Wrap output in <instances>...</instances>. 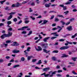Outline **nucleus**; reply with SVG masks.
<instances>
[{
	"instance_id": "obj_1",
	"label": "nucleus",
	"mask_w": 77,
	"mask_h": 77,
	"mask_svg": "<svg viewBox=\"0 0 77 77\" xmlns=\"http://www.w3.org/2000/svg\"><path fill=\"white\" fill-rule=\"evenodd\" d=\"M12 30V28H9V29L8 30V34H4L1 36V38L3 39H4V38H5L9 37V36H12V33L10 32H11V31Z\"/></svg>"
},
{
	"instance_id": "obj_2",
	"label": "nucleus",
	"mask_w": 77,
	"mask_h": 77,
	"mask_svg": "<svg viewBox=\"0 0 77 77\" xmlns=\"http://www.w3.org/2000/svg\"><path fill=\"white\" fill-rule=\"evenodd\" d=\"M57 72V71H55L54 72H52V71H51L50 72H49V77H52L53 76V74H55Z\"/></svg>"
},
{
	"instance_id": "obj_3",
	"label": "nucleus",
	"mask_w": 77,
	"mask_h": 77,
	"mask_svg": "<svg viewBox=\"0 0 77 77\" xmlns=\"http://www.w3.org/2000/svg\"><path fill=\"white\" fill-rule=\"evenodd\" d=\"M15 14V12H12L10 14H11V15L8 17V18L7 19L8 20H11L12 18V15H14Z\"/></svg>"
},
{
	"instance_id": "obj_4",
	"label": "nucleus",
	"mask_w": 77,
	"mask_h": 77,
	"mask_svg": "<svg viewBox=\"0 0 77 77\" xmlns=\"http://www.w3.org/2000/svg\"><path fill=\"white\" fill-rule=\"evenodd\" d=\"M11 46H18L19 45V44L16 42H14L13 44H11Z\"/></svg>"
},
{
	"instance_id": "obj_5",
	"label": "nucleus",
	"mask_w": 77,
	"mask_h": 77,
	"mask_svg": "<svg viewBox=\"0 0 77 77\" xmlns=\"http://www.w3.org/2000/svg\"><path fill=\"white\" fill-rule=\"evenodd\" d=\"M68 48H69V47L68 46L62 47L60 48V50H65Z\"/></svg>"
},
{
	"instance_id": "obj_6",
	"label": "nucleus",
	"mask_w": 77,
	"mask_h": 77,
	"mask_svg": "<svg viewBox=\"0 0 77 77\" xmlns=\"http://www.w3.org/2000/svg\"><path fill=\"white\" fill-rule=\"evenodd\" d=\"M35 49L37 51H41L42 50V48L40 46H38V48H36V47H35Z\"/></svg>"
},
{
	"instance_id": "obj_7",
	"label": "nucleus",
	"mask_w": 77,
	"mask_h": 77,
	"mask_svg": "<svg viewBox=\"0 0 77 77\" xmlns=\"http://www.w3.org/2000/svg\"><path fill=\"white\" fill-rule=\"evenodd\" d=\"M16 4V7L17 8L18 7H19L20 6H21L22 5V4L18 2H17Z\"/></svg>"
},
{
	"instance_id": "obj_8",
	"label": "nucleus",
	"mask_w": 77,
	"mask_h": 77,
	"mask_svg": "<svg viewBox=\"0 0 77 77\" xmlns=\"http://www.w3.org/2000/svg\"><path fill=\"white\" fill-rule=\"evenodd\" d=\"M42 47H44L45 48H47L48 47V44L46 43L45 44L42 45Z\"/></svg>"
},
{
	"instance_id": "obj_9",
	"label": "nucleus",
	"mask_w": 77,
	"mask_h": 77,
	"mask_svg": "<svg viewBox=\"0 0 77 77\" xmlns=\"http://www.w3.org/2000/svg\"><path fill=\"white\" fill-rule=\"evenodd\" d=\"M45 73H43L41 74V75H44V77H49V74H45Z\"/></svg>"
},
{
	"instance_id": "obj_10",
	"label": "nucleus",
	"mask_w": 77,
	"mask_h": 77,
	"mask_svg": "<svg viewBox=\"0 0 77 77\" xmlns=\"http://www.w3.org/2000/svg\"><path fill=\"white\" fill-rule=\"evenodd\" d=\"M67 29L69 31H71V30H72V26H70L67 27Z\"/></svg>"
},
{
	"instance_id": "obj_11",
	"label": "nucleus",
	"mask_w": 77,
	"mask_h": 77,
	"mask_svg": "<svg viewBox=\"0 0 77 77\" xmlns=\"http://www.w3.org/2000/svg\"><path fill=\"white\" fill-rule=\"evenodd\" d=\"M13 53H14L15 54H16V53H19L20 52V51L19 50H14L12 51Z\"/></svg>"
},
{
	"instance_id": "obj_12",
	"label": "nucleus",
	"mask_w": 77,
	"mask_h": 77,
	"mask_svg": "<svg viewBox=\"0 0 77 77\" xmlns=\"http://www.w3.org/2000/svg\"><path fill=\"white\" fill-rule=\"evenodd\" d=\"M48 22V21L47 20H45L43 21V23L41 24L42 25H43L44 24H45L47 23Z\"/></svg>"
},
{
	"instance_id": "obj_13",
	"label": "nucleus",
	"mask_w": 77,
	"mask_h": 77,
	"mask_svg": "<svg viewBox=\"0 0 77 77\" xmlns=\"http://www.w3.org/2000/svg\"><path fill=\"white\" fill-rule=\"evenodd\" d=\"M50 38V37H46V38H45L43 39V41L44 42H47V40L48 39Z\"/></svg>"
},
{
	"instance_id": "obj_14",
	"label": "nucleus",
	"mask_w": 77,
	"mask_h": 77,
	"mask_svg": "<svg viewBox=\"0 0 77 77\" xmlns=\"http://www.w3.org/2000/svg\"><path fill=\"white\" fill-rule=\"evenodd\" d=\"M50 68H45L43 69V71H47L48 70H49Z\"/></svg>"
},
{
	"instance_id": "obj_15",
	"label": "nucleus",
	"mask_w": 77,
	"mask_h": 77,
	"mask_svg": "<svg viewBox=\"0 0 77 77\" xmlns=\"http://www.w3.org/2000/svg\"><path fill=\"white\" fill-rule=\"evenodd\" d=\"M43 51L44 52H45L46 53H50V50L47 51L46 49H43Z\"/></svg>"
},
{
	"instance_id": "obj_16",
	"label": "nucleus",
	"mask_w": 77,
	"mask_h": 77,
	"mask_svg": "<svg viewBox=\"0 0 77 77\" xmlns=\"http://www.w3.org/2000/svg\"><path fill=\"white\" fill-rule=\"evenodd\" d=\"M52 35H54V36H59V35L57 34V32L52 33Z\"/></svg>"
},
{
	"instance_id": "obj_17",
	"label": "nucleus",
	"mask_w": 77,
	"mask_h": 77,
	"mask_svg": "<svg viewBox=\"0 0 77 77\" xmlns=\"http://www.w3.org/2000/svg\"><path fill=\"white\" fill-rule=\"evenodd\" d=\"M20 66V65L17 64L16 65H14L13 66V68H17L18 67H19Z\"/></svg>"
},
{
	"instance_id": "obj_18",
	"label": "nucleus",
	"mask_w": 77,
	"mask_h": 77,
	"mask_svg": "<svg viewBox=\"0 0 77 77\" xmlns=\"http://www.w3.org/2000/svg\"><path fill=\"white\" fill-rule=\"evenodd\" d=\"M32 31H30L29 32V33L27 34V35L29 36L30 35H32Z\"/></svg>"
},
{
	"instance_id": "obj_19",
	"label": "nucleus",
	"mask_w": 77,
	"mask_h": 77,
	"mask_svg": "<svg viewBox=\"0 0 77 77\" xmlns=\"http://www.w3.org/2000/svg\"><path fill=\"white\" fill-rule=\"evenodd\" d=\"M28 27H28V26L23 27H22V30H24V29H25L28 28Z\"/></svg>"
},
{
	"instance_id": "obj_20",
	"label": "nucleus",
	"mask_w": 77,
	"mask_h": 77,
	"mask_svg": "<svg viewBox=\"0 0 77 77\" xmlns=\"http://www.w3.org/2000/svg\"><path fill=\"white\" fill-rule=\"evenodd\" d=\"M21 61H24L25 60V58L24 57H22L20 59Z\"/></svg>"
},
{
	"instance_id": "obj_21",
	"label": "nucleus",
	"mask_w": 77,
	"mask_h": 77,
	"mask_svg": "<svg viewBox=\"0 0 77 77\" xmlns=\"http://www.w3.org/2000/svg\"><path fill=\"white\" fill-rule=\"evenodd\" d=\"M68 55H66L65 54H63V56L61 57H68Z\"/></svg>"
},
{
	"instance_id": "obj_22",
	"label": "nucleus",
	"mask_w": 77,
	"mask_h": 77,
	"mask_svg": "<svg viewBox=\"0 0 77 77\" xmlns=\"http://www.w3.org/2000/svg\"><path fill=\"white\" fill-rule=\"evenodd\" d=\"M21 34H23L25 35V34H26L27 33V32L26 31H24L21 32Z\"/></svg>"
},
{
	"instance_id": "obj_23",
	"label": "nucleus",
	"mask_w": 77,
	"mask_h": 77,
	"mask_svg": "<svg viewBox=\"0 0 77 77\" xmlns=\"http://www.w3.org/2000/svg\"><path fill=\"white\" fill-rule=\"evenodd\" d=\"M42 63V62L41 61V60H40L38 61V62L36 63L37 65H39V64H41Z\"/></svg>"
},
{
	"instance_id": "obj_24",
	"label": "nucleus",
	"mask_w": 77,
	"mask_h": 77,
	"mask_svg": "<svg viewBox=\"0 0 77 77\" xmlns=\"http://www.w3.org/2000/svg\"><path fill=\"white\" fill-rule=\"evenodd\" d=\"M6 2V0L2 1H0V3H1V5H2V4H3V3H4V2Z\"/></svg>"
},
{
	"instance_id": "obj_25",
	"label": "nucleus",
	"mask_w": 77,
	"mask_h": 77,
	"mask_svg": "<svg viewBox=\"0 0 77 77\" xmlns=\"http://www.w3.org/2000/svg\"><path fill=\"white\" fill-rule=\"evenodd\" d=\"M58 29H60L58 31V32H59L62 30V28H61V27L58 26Z\"/></svg>"
},
{
	"instance_id": "obj_26",
	"label": "nucleus",
	"mask_w": 77,
	"mask_h": 77,
	"mask_svg": "<svg viewBox=\"0 0 77 77\" xmlns=\"http://www.w3.org/2000/svg\"><path fill=\"white\" fill-rule=\"evenodd\" d=\"M45 6L46 8H49V7H50V5L48 4H46L45 5Z\"/></svg>"
},
{
	"instance_id": "obj_27",
	"label": "nucleus",
	"mask_w": 77,
	"mask_h": 77,
	"mask_svg": "<svg viewBox=\"0 0 77 77\" xmlns=\"http://www.w3.org/2000/svg\"><path fill=\"white\" fill-rule=\"evenodd\" d=\"M31 57H32V56H28L27 57V60H30V59H31Z\"/></svg>"
},
{
	"instance_id": "obj_28",
	"label": "nucleus",
	"mask_w": 77,
	"mask_h": 77,
	"mask_svg": "<svg viewBox=\"0 0 77 77\" xmlns=\"http://www.w3.org/2000/svg\"><path fill=\"white\" fill-rule=\"evenodd\" d=\"M59 52V51L57 50L54 51H52V53H57Z\"/></svg>"
},
{
	"instance_id": "obj_29",
	"label": "nucleus",
	"mask_w": 77,
	"mask_h": 77,
	"mask_svg": "<svg viewBox=\"0 0 77 77\" xmlns=\"http://www.w3.org/2000/svg\"><path fill=\"white\" fill-rule=\"evenodd\" d=\"M60 23H62V24L63 25H64V24H65V23L63 21L61 20L60 21Z\"/></svg>"
},
{
	"instance_id": "obj_30",
	"label": "nucleus",
	"mask_w": 77,
	"mask_h": 77,
	"mask_svg": "<svg viewBox=\"0 0 77 77\" xmlns=\"http://www.w3.org/2000/svg\"><path fill=\"white\" fill-rule=\"evenodd\" d=\"M71 2H66L65 3V5H69V4H71Z\"/></svg>"
},
{
	"instance_id": "obj_31",
	"label": "nucleus",
	"mask_w": 77,
	"mask_h": 77,
	"mask_svg": "<svg viewBox=\"0 0 77 77\" xmlns=\"http://www.w3.org/2000/svg\"><path fill=\"white\" fill-rule=\"evenodd\" d=\"M7 23L8 25H9V24H11L12 23V22L11 21H8Z\"/></svg>"
},
{
	"instance_id": "obj_32",
	"label": "nucleus",
	"mask_w": 77,
	"mask_h": 77,
	"mask_svg": "<svg viewBox=\"0 0 77 77\" xmlns=\"http://www.w3.org/2000/svg\"><path fill=\"white\" fill-rule=\"evenodd\" d=\"M31 49V48L30 47H28L27 48V49L26 50V51H30V49Z\"/></svg>"
},
{
	"instance_id": "obj_33",
	"label": "nucleus",
	"mask_w": 77,
	"mask_h": 77,
	"mask_svg": "<svg viewBox=\"0 0 77 77\" xmlns=\"http://www.w3.org/2000/svg\"><path fill=\"white\" fill-rule=\"evenodd\" d=\"M36 60H37L36 59H33L32 60V62H35Z\"/></svg>"
},
{
	"instance_id": "obj_34",
	"label": "nucleus",
	"mask_w": 77,
	"mask_h": 77,
	"mask_svg": "<svg viewBox=\"0 0 77 77\" xmlns=\"http://www.w3.org/2000/svg\"><path fill=\"white\" fill-rule=\"evenodd\" d=\"M59 41L60 42H63L65 41V39H63V38H61L59 40Z\"/></svg>"
},
{
	"instance_id": "obj_35",
	"label": "nucleus",
	"mask_w": 77,
	"mask_h": 77,
	"mask_svg": "<svg viewBox=\"0 0 77 77\" xmlns=\"http://www.w3.org/2000/svg\"><path fill=\"white\" fill-rule=\"evenodd\" d=\"M11 7L12 8H15V7H16V4H13L11 5Z\"/></svg>"
},
{
	"instance_id": "obj_36",
	"label": "nucleus",
	"mask_w": 77,
	"mask_h": 77,
	"mask_svg": "<svg viewBox=\"0 0 77 77\" xmlns=\"http://www.w3.org/2000/svg\"><path fill=\"white\" fill-rule=\"evenodd\" d=\"M11 42V40H7L6 41V43H10Z\"/></svg>"
},
{
	"instance_id": "obj_37",
	"label": "nucleus",
	"mask_w": 77,
	"mask_h": 77,
	"mask_svg": "<svg viewBox=\"0 0 77 77\" xmlns=\"http://www.w3.org/2000/svg\"><path fill=\"white\" fill-rule=\"evenodd\" d=\"M72 72V74H75V75H77V73H76V72H75L74 71H73Z\"/></svg>"
},
{
	"instance_id": "obj_38",
	"label": "nucleus",
	"mask_w": 77,
	"mask_h": 77,
	"mask_svg": "<svg viewBox=\"0 0 77 77\" xmlns=\"http://www.w3.org/2000/svg\"><path fill=\"white\" fill-rule=\"evenodd\" d=\"M55 21H59V20L57 18H55Z\"/></svg>"
},
{
	"instance_id": "obj_39",
	"label": "nucleus",
	"mask_w": 77,
	"mask_h": 77,
	"mask_svg": "<svg viewBox=\"0 0 77 77\" xmlns=\"http://www.w3.org/2000/svg\"><path fill=\"white\" fill-rule=\"evenodd\" d=\"M31 18L32 20H35V18L33 17L32 16L30 17Z\"/></svg>"
},
{
	"instance_id": "obj_40",
	"label": "nucleus",
	"mask_w": 77,
	"mask_h": 77,
	"mask_svg": "<svg viewBox=\"0 0 77 77\" xmlns=\"http://www.w3.org/2000/svg\"><path fill=\"white\" fill-rule=\"evenodd\" d=\"M69 11H67L64 12V14H65V15H66L68 13H69Z\"/></svg>"
},
{
	"instance_id": "obj_41",
	"label": "nucleus",
	"mask_w": 77,
	"mask_h": 77,
	"mask_svg": "<svg viewBox=\"0 0 77 77\" xmlns=\"http://www.w3.org/2000/svg\"><path fill=\"white\" fill-rule=\"evenodd\" d=\"M31 6H35V3L34 2H32V3L31 4Z\"/></svg>"
},
{
	"instance_id": "obj_42",
	"label": "nucleus",
	"mask_w": 77,
	"mask_h": 77,
	"mask_svg": "<svg viewBox=\"0 0 77 77\" xmlns=\"http://www.w3.org/2000/svg\"><path fill=\"white\" fill-rule=\"evenodd\" d=\"M3 45H5V47H7V46H8V43L7 44H5V43H3Z\"/></svg>"
},
{
	"instance_id": "obj_43",
	"label": "nucleus",
	"mask_w": 77,
	"mask_h": 77,
	"mask_svg": "<svg viewBox=\"0 0 77 77\" xmlns=\"http://www.w3.org/2000/svg\"><path fill=\"white\" fill-rule=\"evenodd\" d=\"M57 17H61L62 18H63V16L62 15H58Z\"/></svg>"
},
{
	"instance_id": "obj_44",
	"label": "nucleus",
	"mask_w": 77,
	"mask_h": 77,
	"mask_svg": "<svg viewBox=\"0 0 77 77\" xmlns=\"http://www.w3.org/2000/svg\"><path fill=\"white\" fill-rule=\"evenodd\" d=\"M57 37L55 36L52 37L51 38V39H55V38H56Z\"/></svg>"
},
{
	"instance_id": "obj_45",
	"label": "nucleus",
	"mask_w": 77,
	"mask_h": 77,
	"mask_svg": "<svg viewBox=\"0 0 77 77\" xmlns=\"http://www.w3.org/2000/svg\"><path fill=\"white\" fill-rule=\"evenodd\" d=\"M76 59H77V57L72 58V60H74V61H75Z\"/></svg>"
},
{
	"instance_id": "obj_46",
	"label": "nucleus",
	"mask_w": 77,
	"mask_h": 77,
	"mask_svg": "<svg viewBox=\"0 0 77 77\" xmlns=\"http://www.w3.org/2000/svg\"><path fill=\"white\" fill-rule=\"evenodd\" d=\"M29 12H33V10L32 9V8H29Z\"/></svg>"
},
{
	"instance_id": "obj_47",
	"label": "nucleus",
	"mask_w": 77,
	"mask_h": 77,
	"mask_svg": "<svg viewBox=\"0 0 77 77\" xmlns=\"http://www.w3.org/2000/svg\"><path fill=\"white\" fill-rule=\"evenodd\" d=\"M4 62V60H3V59H0V63H2V62Z\"/></svg>"
},
{
	"instance_id": "obj_48",
	"label": "nucleus",
	"mask_w": 77,
	"mask_h": 77,
	"mask_svg": "<svg viewBox=\"0 0 77 77\" xmlns=\"http://www.w3.org/2000/svg\"><path fill=\"white\" fill-rule=\"evenodd\" d=\"M13 21H14V22H16V21H17V19L16 18H14Z\"/></svg>"
},
{
	"instance_id": "obj_49",
	"label": "nucleus",
	"mask_w": 77,
	"mask_h": 77,
	"mask_svg": "<svg viewBox=\"0 0 77 77\" xmlns=\"http://www.w3.org/2000/svg\"><path fill=\"white\" fill-rule=\"evenodd\" d=\"M38 36L40 38V39H41L42 38V37H41V35H39Z\"/></svg>"
},
{
	"instance_id": "obj_50",
	"label": "nucleus",
	"mask_w": 77,
	"mask_h": 77,
	"mask_svg": "<svg viewBox=\"0 0 77 77\" xmlns=\"http://www.w3.org/2000/svg\"><path fill=\"white\" fill-rule=\"evenodd\" d=\"M60 66L59 65L57 66L56 67V68H57V69H59V68H60Z\"/></svg>"
},
{
	"instance_id": "obj_51",
	"label": "nucleus",
	"mask_w": 77,
	"mask_h": 77,
	"mask_svg": "<svg viewBox=\"0 0 77 77\" xmlns=\"http://www.w3.org/2000/svg\"><path fill=\"white\" fill-rule=\"evenodd\" d=\"M60 6V7H62V8H63V7H64V5L63 4L62 5H59Z\"/></svg>"
},
{
	"instance_id": "obj_52",
	"label": "nucleus",
	"mask_w": 77,
	"mask_h": 77,
	"mask_svg": "<svg viewBox=\"0 0 77 77\" xmlns=\"http://www.w3.org/2000/svg\"><path fill=\"white\" fill-rule=\"evenodd\" d=\"M74 20V18H72L70 20V21H72Z\"/></svg>"
},
{
	"instance_id": "obj_53",
	"label": "nucleus",
	"mask_w": 77,
	"mask_h": 77,
	"mask_svg": "<svg viewBox=\"0 0 77 77\" xmlns=\"http://www.w3.org/2000/svg\"><path fill=\"white\" fill-rule=\"evenodd\" d=\"M70 22H69L66 24V26H67L68 25V24H70Z\"/></svg>"
},
{
	"instance_id": "obj_54",
	"label": "nucleus",
	"mask_w": 77,
	"mask_h": 77,
	"mask_svg": "<svg viewBox=\"0 0 77 77\" xmlns=\"http://www.w3.org/2000/svg\"><path fill=\"white\" fill-rule=\"evenodd\" d=\"M63 10H66V7L64 6L63 7Z\"/></svg>"
},
{
	"instance_id": "obj_55",
	"label": "nucleus",
	"mask_w": 77,
	"mask_h": 77,
	"mask_svg": "<svg viewBox=\"0 0 77 77\" xmlns=\"http://www.w3.org/2000/svg\"><path fill=\"white\" fill-rule=\"evenodd\" d=\"M2 26H4V24L3 23H0V27H1Z\"/></svg>"
},
{
	"instance_id": "obj_56",
	"label": "nucleus",
	"mask_w": 77,
	"mask_h": 77,
	"mask_svg": "<svg viewBox=\"0 0 77 77\" xmlns=\"http://www.w3.org/2000/svg\"><path fill=\"white\" fill-rule=\"evenodd\" d=\"M52 59L53 60H56V58H55V57H53L52 58Z\"/></svg>"
},
{
	"instance_id": "obj_57",
	"label": "nucleus",
	"mask_w": 77,
	"mask_h": 77,
	"mask_svg": "<svg viewBox=\"0 0 77 77\" xmlns=\"http://www.w3.org/2000/svg\"><path fill=\"white\" fill-rule=\"evenodd\" d=\"M43 21V20H40V21H39L38 22V24H41V23H42V22Z\"/></svg>"
},
{
	"instance_id": "obj_58",
	"label": "nucleus",
	"mask_w": 77,
	"mask_h": 77,
	"mask_svg": "<svg viewBox=\"0 0 77 77\" xmlns=\"http://www.w3.org/2000/svg\"><path fill=\"white\" fill-rule=\"evenodd\" d=\"M35 69H41L40 68H39V67H38V66H36L35 67Z\"/></svg>"
},
{
	"instance_id": "obj_59",
	"label": "nucleus",
	"mask_w": 77,
	"mask_h": 77,
	"mask_svg": "<svg viewBox=\"0 0 77 77\" xmlns=\"http://www.w3.org/2000/svg\"><path fill=\"white\" fill-rule=\"evenodd\" d=\"M57 72L59 73L62 72V70H58L57 71Z\"/></svg>"
},
{
	"instance_id": "obj_60",
	"label": "nucleus",
	"mask_w": 77,
	"mask_h": 77,
	"mask_svg": "<svg viewBox=\"0 0 77 77\" xmlns=\"http://www.w3.org/2000/svg\"><path fill=\"white\" fill-rule=\"evenodd\" d=\"M6 59H9L10 58V57L8 56H7L5 57Z\"/></svg>"
},
{
	"instance_id": "obj_61",
	"label": "nucleus",
	"mask_w": 77,
	"mask_h": 77,
	"mask_svg": "<svg viewBox=\"0 0 77 77\" xmlns=\"http://www.w3.org/2000/svg\"><path fill=\"white\" fill-rule=\"evenodd\" d=\"M27 1H24L22 3L23 4H26V3H27Z\"/></svg>"
},
{
	"instance_id": "obj_62",
	"label": "nucleus",
	"mask_w": 77,
	"mask_h": 77,
	"mask_svg": "<svg viewBox=\"0 0 77 77\" xmlns=\"http://www.w3.org/2000/svg\"><path fill=\"white\" fill-rule=\"evenodd\" d=\"M73 12H76L77 11V9H74L72 10Z\"/></svg>"
},
{
	"instance_id": "obj_63",
	"label": "nucleus",
	"mask_w": 77,
	"mask_h": 77,
	"mask_svg": "<svg viewBox=\"0 0 77 77\" xmlns=\"http://www.w3.org/2000/svg\"><path fill=\"white\" fill-rule=\"evenodd\" d=\"M29 21L28 20H26L25 21V23H29Z\"/></svg>"
},
{
	"instance_id": "obj_64",
	"label": "nucleus",
	"mask_w": 77,
	"mask_h": 77,
	"mask_svg": "<svg viewBox=\"0 0 77 77\" xmlns=\"http://www.w3.org/2000/svg\"><path fill=\"white\" fill-rule=\"evenodd\" d=\"M25 77H30V76L29 75H26L25 76Z\"/></svg>"
}]
</instances>
